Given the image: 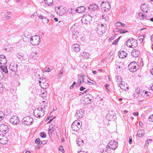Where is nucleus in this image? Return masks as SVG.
Here are the masks:
<instances>
[{
	"instance_id": "1",
	"label": "nucleus",
	"mask_w": 153,
	"mask_h": 153,
	"mask_svg": "<svg viewBox=\"0 0 153 153\" xmlns=\"http://www.w3.org/2000/svg\"><path fill=\"white\" fill-rule=\"evenodd\" d=\"M93 99L92 95L88 93L84 94L82 98L81 101L82 103L86 104L89 103Z\"/></svg>"
},
{
	"instance_id": "2",
	"label": "nucleus",
	"mask_w": 153,
	"mask_h": 153,
	"mask_svg": "<svg viewBox=\"0 0 153 153\" xmlns=\"http://www.w3.org/2000/svg\"><path fill=\"white\" fill-rule=\"evenodd\" d=\"M40 38L37 36H33L30 39V42L32 45L36 46L38 45L40 43Z\"/></svg>"
},
{
	"instance_id": "3",
	"label": "nucleus",
	"mask_w": 153,
	"mask_h": 153,
	"mask_svg": "<svg viewBox=\"0 0 153 153\" xmlns=\"http://www.w3.org/2000/svg\"><path fill=\"white\" fill-rule=\"evenodd\" d=\"M126 45L128 47L134 48L137 46V41L135 39H128L126 42Z\"/></svg>"
},
{
	"instance_id": "4",
	"label": "nucleus",
	"mask_w": 153,
	"mask_h": 153,
	"mask_svg": "<svg viewBox=\"0 0 153 153\" xmlns=\"http://www.w3.org/2000/svg\"><path fill=\"white\" fill-rule=\"evenodd\" d=\"M81 126V123L79 122L76 120L74 121L71 126V128L73 131H78Z\"/></svg>"
},
{
	"instance_id": "5",
	"label": "nucleus",
	"mask_w": 153,
	"mask_h": 153,
	"mask_svg": "<svg viewBox=\"0 0 153 153\" xmlns=\"http://www.w3.org/2000/svg\"><path fill=\"white\" fill-rule=\"evenodd\" d=\"M42 108L43 107H39L34 110V114L36 117H40L44 116V112L42 110Z\"/></svg>"
},
{
	"instance_id": "6",
	"label": "nucleus",
	"mask_w": 153,
	"mask_h": 153,
	"mask_svg": "<svg viewBox=\"0 0 153 153\" xmlns=\"http://www.w3.org/2000/svg\"><path fill=\"white\" fill-rule=\"evenodd\" d=\"M17 67L18 65L16 64L13 63L11 64L9 66V68L10 70L12 71L13 73V74H12V73H11L9 71V73L12 76L13 75H16V72L17 71Z\"/></svg>"
},
{
	"instance_id": "7",
	"label": "nucleus",
	"mask_w": 153,
	"mask_h": 153,
	"mask_svg": "<svg viewBox=\"0 0 153 153\" xmlns=\"http://www.w3.org/2000/svg\"><path fill=\"white\" fill-rule=\"evenodd\" d=\"M138 65L137 63L135 62H132L128 65L129 70L131 72H135L138 69Z\"/></svg>"
},
{
	"instance_id": "8",
	"label": "nucleus",
	"mask_w": 153,
	"mask_h": 153,
	"mask_svg": "<svg viewBox=\"0 0 153 153\" xmlns=\"http://www.w3.org/2000/svg\"><path fill=\"white\" fill-rule=\"evenodd\" d=\"M92 20V17L89 15H85L81 20L82 22L84 24H88Z\"/></svg>"
},
{
	"instance_id": "9",
	"label": "nucleus",
	"mask_w": 153,
	"mask_h": 153,
	"mask_svg": "<svg viewBox=\"0 0 153 153\" xmlns=\"http://www.w3.org/2000/svg\"><path fill=\"white\" fill-rule=\"evenodd\" d=\"M137 18L143 23H146L147 21L146 15L142 12L138 13L137 15Z\"/></svg>"
},
{
	"instance_id": "10",
	"label": "nucleus",
	"mask_w": 153,
	"mask_h": 153,
	"mask_svg": "<svg viewBox=\"0 0 153 153\" xmlns=\"http://www.w3.org/2000/svg\"><path fill=\"white\" fill-rule=\"evenodd\" d=\"M101 7L102 9L105 11H107L111 9V5L109 3L106 1H103L101 3Z\"/></svg>"
},
{
	"instance_id": "11",
	"label": "nucleus",
	"mask_w": 153,
	"mask_h": 153,
	"mask_svg": "<svg viewBox=\"0 0 153 153\" xmlns=\"http://www.w3.org/2000/svg\"><path fill=\"white\" fill-rule=\"evenodd\" d=\"M40 85L43 89H46L49 86L45 78H42V81H39Z\"/></svg>"
},
{
	"instance_id": "12",
	"label": "nucleus",
	"mask_w": 153,
	"mask_h": 153,
	"mask_svg": "<svg viewBox=\"0 0 153 153\" xmlns=\"http://www.w3.org/2000/svg\"><path fill=\"white\" fill-rule=\"evenodd\" d=\"M117 78L120 79L119 82H121L120 86L121 89L125 91L128 90V87L127 86V83L125 81H122V79L120 77H117Z\"/></svg>"
},
{
	"instance_id": "13",
	"label": "nucleus",
	"mask_w": 153,
	"mask_h": 153,
	"mask_svg": "<svg viewBox=\"0 0 153 153\" xmlns=\"http://www.w3.org/2000/svg\"><path fill=\"white\" fill-rule=\"evenodd\" d=\"M55 11L57 14L59 16L63 15L65 13V10L62 7H58L55 8Z\"/></svg>"
},
{
	"instance_id": "14",
	"label": "nucleus",
	"mask_w": 153,
	"mask_h": 153,
	"mask_svg": "<svg viewBox=\"0 0 153 153\" xmlns=\"http://www.w3.org/2000/svg\"><path fill=\"white\" fill-rule=\"evenodd\" d=\"M9 122L12 124L16 125L19 123V119L16 116H13L10 119Z\"/></svg>"
},
{
	"instance_id": "15",
	"label": "nucleus",
	"mask_w": 153,
	"mask_h": 153,
	"mask_svg": "<svg viewBox=\"0 0 153 153\" xmlns=\"http://www.w3.org/2000/svg\"><path fill=\"white\" fill-rule=\"evenodd\" d=\"M118 145V143L114 140L110 141L108 143V146L112 149H115L116 148Z\"/></svg>"
},
{
	"instance_id": "16",
	"label": "nucleus",
	"mask_w": 153,
	"mask_h": 153,
	"mask_svg": "<svg viewBox=\"0 0 153 153\" xmlns=\"http://www.w3.org/2000/svg\"><path fill=\"white\" fill-rule=\"evenodd\" d=\"M0 131L5 134L9 131V129L7 125L2 124L0 125Z\"/></svg>"
},
{
	"instance_id": "17",
	"label": "nucleus",
	"mask_w": 153,
	"mask_h": 153,
	"mask_svg": "<svg viewBox=\"0 0 153 153\" xmlns=\"http://www.w3.org/2000/svg\"><path fill=\"white\" fill-rule=\"evenodd\" d=\"M7 142V139L5 136L0 134V143L2 144H6Z\"/></svg>"
},
{
	"instance_id": "18",
	"label": "nucleus",
	"mask_w": 153,
	"mask_h": 153,
	"mask_svg": "<svg viewBox=\"0 0 153 153\" xmlns=\"http://www.w3.org/2000/svg\"><path fill=\"white\" fill-rule=\"evenodd\" d=\"M72 48L73 51L76 52H79L80 50V46L78 44L74 45L72 47Z\"/></svg>"
},
{
	"instance_id": "19",
	"label": "nucleus",
	"mask_w": 153,
	"mask_h": 153,
	"mask_svg": "<svg viewBox=\"0 0 153 153\" xmlns=\"http://www.w3.org/2000/svg\"><path fill=\"white\" fill-rule=\"evenodd\" d=\"M141 8L143 12L146 13L147 12L149 7L147 4H144L141 5Z\"/></svg>"
},
{
	"instance_id": "20",
	"label": "nucleus",
	"mask_w": 153,
	"mask_h": 153,
	"mask_svg": "<svg viewBox=\"0 0 153 153\" xmlns=\"http://www.w3.org/2000/svg\"><path fill=\"white\" fill-rule=\"evenodd\" d=\"M85 10V8L84 6H80L78 7L76 10V12L79 13H84Z\"/></svg>"
},
{
	"instance_id": "21",
	"label": "nucleus",
	"mask_w": 153,
	"mask_h": 153,
	"mask_svg": "<svg viewBox=\"0 0 153 153\" xmlns=\"http://www.w3.org/2000/svg\"><path fill=\"white\" fill-rule=\"evenodd\" d=\"M127 55V53L126 52L123 51H119L118 53L119 57L121 58L126 57Z\"/></svg>"
},
{
	"instance_id": "22",
	"label": "nucleus",
	"mask_w": 153,
	"mask_h": 153,
	"mask_svg": "<svg viewBox=\"0 0 153 153\" xmlns=\"http://www.w3.org/2000/svg\"><path fill=\"white\" fill-rule=\"evenodd\" d=\"M140 53V51L137 49H134L132 52V55L135 57H137Z\"/></svg>"
},
{
	"instance_id": "23",
	"label": "nucleus",
	"mask_w": 153,
	"mask_h": 153,
	"mask_svg": "<svg viewBox=\"0 0 153 153\" xmlns=\"http://www.w3.org/2000/svg\"><path fill=\"white\" fill-rule=\"evenodd\" d=\"M84 113L83 111L82 110H78L76 114V116L78 118L82 117Z\"/></svg>"
},
{
	"instance_id": "24",
	"label": "nucleus",
	"mask_w": 153,
	"mask_h": 153,
	"mask_svg": "<svg viewBox=\"0 0 153 153\" xmlns=\"http://www.w3.org/2000/svg\"><path fill=\"white\" fill-rule=\"evenodd\" d=\"M55 126V123H52L49 126L48 130V132L49 133H52L53 132L54 130V127Z\"/></svg>"
},
{
	"instance_id": "25",
	"label": "nucleus",
	"mask_w": 153,
	"mask_h": 153,
	"mask_svg": "<svg viewBox=\"0 0 153 153\" xmlns=\"http://www.w3.org/2000/svg\"><path fill=\"white\" fill-rule=\"evenodd\" d=\"M104 25L103 24H101L100 26H99L98 28V30L101 31L102 33H103L105 32L106 28V25Z\"/></svg>"
},
{
	"instance_id": "26",
	"label": "nucleus",
	"mask_w": 153,
	"mask_h": 153,
	"mask_svg": "<svg viewBox=\"0 0 153 153\" xmlns=\"http://www.w3.org/2000/svg\"><path fill=\"white\" fill-rule=\"evenodd\" d=\"M81 55L84 59H87L89 58V54L85 52H83L81 53Z\"/></svg>"
},
{
	"instance_id": "27",
	"label": "nucleus",
	"mask_w": 153,
	"mask_h": 153,
	"mask_svg": "<svg viewBox=\"0 0 153 153\" xmlns=\"http://www.w3.org/2000/svg\"><path fill=\"white\" fill-rule=\"evenodd\" d=\"M39 93L42 97H43L46 96L47 93L46 91L44 89H42L40 92H39Z\"/></svg>"
},
{
	"instance_id": "28",
	"label": "nucleus",
	"mask_w": 153,
	"mask_h": 153,
	"mask_svg": "<svg viewBox=\"0 0 153 153\" xmlns=\"http://www.w3.org/2000/svg\"><path fill=\"white\" fill-rule=\"evenodd\" d=\"M113 114L112 111L109 112L107 114L106 117L108 120H110L113 117Z\"/></svg>"
},
{
	"instance_id": "29",
	"label": "nucleus",
	"mask_w": 153,
	"mask_h": 153,
	"mask_svg": "<svg viewBox=\"0 0 153 153\" xmlns=\"http://www.w3.org/2000/svg\"><path fill=\"white\" fill-rule=\"evenodd\" d=\"M47 103V102L46 101H45L44 100H42L40 102L39 105L41 107H43V108H44L46 106Z\"/></svg>"
},
{
	"instance_id": "30",
	"label": "nucleus",
	"mask_w": 153,
	"mask_h": 153,
	"mask_svg": "<svg viewBox=\"0 0 153 153\" xmlns=\"http://www.w3.org/2000/svg\"><path fill=\"white\" fill-rule=\"evenodd\" d=\"M38 57V54L36 53H32L30 55V58L33 60L36 59Z\"/></svg>"
},
{
	"instance_id": "31",
	"label": "nucleus",
	"mask_w": 153,
	"mask_h": 153,
	"mask_svg": "<svg viewBox=\"0 0 153 153\" xmlns=\"http://www.w3.org/2000/svg\"><path fill=\"white\" fill-rule=\"evenodd\" d=\"M86 83L88 84L89 85H94L96 84V83L95 82L90 79L87 80Z\"/></svg>"
},
{
	"instance_id": "32",
	"label": "nucleus",
	"mask_w": 153,
	"mask_h": 153,
	"mask_svg": "<svg viewBox=\"0 0 153 153\" xmlns=\"http://www.w3.org/2000/svg\"><path fill=\"white\" fill-rule=\"evenodd\" d=\"M76 142L80 146L83 145L84 144L83 141L81 140L80 138H78L76 140Z\"/></svg>"
},
{
	"instance_id": "33",
	"label": "nucleus",
	"mask_w": 153,
	"mask_h": 153,
	"mask_svg": "<svg viewBox=\"0 0 153 153\" xmlns=\"http://www.w3.org/2000/svg\"><path fill=\"white\" fill-rule=\"evenodd\" d=\"M0 68L1 70V71H2L5 73H7L8 72L7 66H4H4L2 65L0 66Z\"/></svg>"
},
{
	"instance_id": "34",
	"label": "nucleus",
	"mask_w": 153,
	"mask_h": 153,
	"mask_svg": "<svg viewBox=\"0 0 153 153\" xmlns=\"http://www.w3.org/2000/svg\"><path fill=\"white\" fill-rule=\"evenodd\" d=\"M80 35L77 31H75L73 33V38L74 39H76Z\"/></svg>"
},
{
	"instance_id": "35",
	"label": "nucleus",
	"mask_w": 153,
	"mask_h": 153,
	"mask_svg": "<svg viewBox=\"0 0 153 153\" xmlns=\"http://www.w3.org/2000/svg\"><path fill=\"white\" fill-rule=\"evenodd\" d=\"M45 4L49 6H51L53 4V0H44Z\"/></svg>"
},
{
	"instance_id": "36",
	"label": "nucleus",
	"mask_w": 153,
	"mask_h": 153,
	"mask_svg": "<svg viewBox=\"0 0 153 153\" xmlns=\"http://www.w3.org/2000/svg\"><path fill=\"white\" fill-rule=\"evenodd\" d=\"M144 131L143 130H140L138 131L137 134V136L139 137H142L144 135Z\"/></svg>"
},
{
	"instance_id": "37",
	"label": "nucleus",
	"mask_w": 153,
	"mask_h": 153,
	"mask_svg": "<svg viewBox=\"0 0 153 153\" xmlns=\"http://www.w3.org/2000/svg\"><path fill=\"white\" fill-rule=\"evenodd\" d=\"M144 100V97L141 94L139 96L137 99V101H138V103H140V102L143 101Z\"/></svg>"
},
{
	"instance_id": "38",
	"label": "nucleus",
	"mask_w": 153,
	"mask_h": 153,
	"mask_svg": "<svg viewBox=\"0 0 153 153\" xmlns=\"http://www.w3.org/2000/svg\"><path fill=\"white\" fill-rule=\"evenodd\" d=\"M141 94L140 93V92L139 91H138V92L136 91L134 94V98L135 99H137L139 96Z\"/></svg>"
},
{
	"instance_id": "39",
	"label": "nucleus",
	"mask_w": 153,
	"mask_h": 153,
	"mask_svg": "<svg viewBox=\"0 0 153 153\" xmlns=\"http://www.w3.org/2000/svg\"><path fill=\"white\" fill-rule=\"evenodd\" d=\"M13 48L10 45H7L5 48V50L7 51H9L13 50Z\"/></svg>"
},
{
	"instance_id": "40",
	"label": "nucleus",
	"mask_w": 153,
	"mask_h": 153,
	"mask_svg": "<svg viewBox=\"0 0 153 153\" xmlns=\"http://www.w3.org/2000/svg\"><path fill=\"white\" fill-rule=\"evenodd\" d=\"M143 37L142 36H139L138 38V41L139 43H141L143 41Z\"/></svg>"
},
{
	"instance_id": "41",
	"label": "nucleus",
	"mask_w": 153,
	"mask_h": 153,
	"mask_svg": "<svg viewBox=\"0 0 153 153\" xmlns=\"http://www.w3.org/2000/svg\"><path fill=\"white\" fill-rule=\"evenodd\" d=\"M4 114L1 111H0V121L2 120L4 117Z\"/></svg>"
},
{
	"instance_id": "42",
	"label": "nucleus",
	"mask_w": 153,
	"mask_h": 153,
	"mask_svg": "<svg viewBox=\"0 0 153 153\" xmlns=\"http://www.w3.org/2000/svg\"><path fill=\"white\" fill-rule=\"evenodd\" d=\"M7 59H2L1 60V62H0V64H3L4 65H5L7 63Z\"/></svg>"
},
{
	"instance_id": "43",
	"label": "nucleus",
	"mask_w": 153,
	"mask_h": 153,
	"mask_svg": "<svg viewBox=\"0 0 153 153\" xmlns=\"http://www.w3.org/2000/svg\"><path fill=\"white\" fill-rule=\"evenodd\" d=\"M25 33L24 34V36H23V39L24 40V41L27 42L28 41V38L27 37H26L25 35L26 33L25 32H24Z\"/></svg>"
},
{
	"instance_id": "44",
	"label": "nucleus",
	"mask_w": 153,
	"mask_h": 153,
	"mask_svg": "<svg viewBox=\"0 0 153 153\" xmlns=\"http://www.w3.org/2000/svg\"><path fill=\"white\" fill-rule=\"evenodd\" d=\"M29 117L26 116L23 118L22 120V121L23 122H25L28 121L29 120Z\"/></svg>"
},
{
	"instance_id": "45",
	"label": "nucleus",
	"mask_w": 153,
	"mask_h": 153,
	"mask_svg": "<svg viewBox=\"0 0 153 153\" xmlns=\"http://www.w3.org/2000/svg\"><path fill=\"white\" fill-rule=\"evenodd\" d=\"M16 56L17 58H18L21 60H22L23 59V56L22 55H20L18 54H17L16 55Z\"/></svg>"
},
{
	"instance_id": "46",
	"label": "nucleus",
	"mask_w": 153,
	"mask_h": 153,
	"mask_svg": "<svg viewBox=\"0 0 153 153\" xmlns=\"http://www.w3.org/2000/svg\"><path fill=\"white\" fill-rule=\"evenodd\" d=\"M49 22V20L46 18L43 19L42 22L44 23H48Z\"/></svg>"
},
{
	"instance_id": "47",
	"label": "nucleus",
	"mask_w": 153,
	"mask_h": 153,
	"mask_svg": "<svg viewBox=\"0 0 153 153\" xmlns=\"http://www.w3.org/2000/svg\"><path fill=\"white\" fill-rule=\"evenodd\" d=\"M40 136L44 138L46 137V134L44 132H42L41 133Z\"/></svg>"
},
{
	"instance_id": "48",
	"label": "nucleus",
	"mask_w": 153,
	"mask_h": 153,
	"mask_svg": "<svg viewBox=\"0 0 153 153\" xmlns=\"http://www.w3.org/2000/svg\"><path fill=\"white\" fill-rule=\"evenodd\" d=\"M32 91H31V93L30 94V98L32 99H33L35 98V97L34 95L32 94Z\"/></svg>"
},
{
	"instance_id": "49",
	"label": "nucleus",
	"mask_w": 153,
	"mask_h": 153,
	"mask_svg": "<svg viewBox=\"0 0 153 153\" xmlns=\"http://www.w3.org/2000/svg\"><path fill=\"white\" fill-rule=\"evenodd\" d=\"M149 121L151 122H153V114L151 115L149 117Z\"/></svg>"
},
{
	"instance_id": "50",
	"label": "nucleus",
	"mask_w": 153,
	"mask_h": 153,
	"mask_svg": "<svg viewBox=\"0 0 153 153\" xmlns=\"http://www.w3.org/2000/svg\"><path fill=\"white\" fill-rule=\"evenodd\" d=\"M59 150L62 153L64 152H65L62 146H61L59 147Z\"/></svg>"
},
{
	"instance_id": "51",
	"label": "nucleus",
	"mask_w": 153,
	"mask_h": 153,
	"mask_svg": "<svg viewBox=\"0 0 153 153\" xmlns=\"http://www.w3.org/2000/svg\"><path fill=\"white\" fill-rule=\"evenodd\" d=\"M33 122V119L32 117H29V123H30V125H31L32 124Z\"/></svg>"
},
{
	"instance_id": "52",
	"label": "nucleus",
	"mask_w": 153,
	"mask_h": 153,
	"mask_svg": "<svg viewBox=\"0 0 153 153\" xmlns=\"http://www.w3.org/2000/svg\"><path fill=\"white\" fill-rule=\"evenodd\" d=\"M35 142L38 144H40V140L39 138H37L35 140Z\"/></svg>"
},
{
	"instance_id": "53",
	"label": "nucleus",
	"mask_w": 153,
	"mask_h": 153,
	"mask_svg": "<svg viewBox=\"0 0 153 153\" xmlns=\"http://www.w3.org/2000/svg\"><path fill=\"white\" fill-rule=\"evenodd\" d=\"M138 126L139 127L142 128L143 127V124L142 122H140L138 124Z\"/></svg>"
},
{
	"instance_id": "54",
	"label": "nucleus",
	"mask_w": 153,
	"mask_h": 153,
	"mask_svg": "<svg viewBox=\"0 0 153 153\" xmlns=\"http://www.w3.org/2000/svg\"><path fill=\"white\" fill-rule=\"evenodd\" d=\"M121 22H117L115 23V25L117 26H121Z\"/></svg>"
},
{
	"instance_id": "55",
	"label": "nucleus",
	"mask_w": 153,
	"mask_h": 153,
	"mask_svg": "<svg viewBox=\"0 0 153 153\" xmlns=\"http://www.w3.org/2000/svg\"><path fill=\"white\" fill-rule=\"evenodd\" d=\"M106 80L108 81H110V80L109 76L108 75H107L105 76Z\"/></svg>"
},
{
	"instance_id": "56",
	"label": "nucleus",
	"mask_w": 153,
	"mask_h": 153,
	"mask_svg": "<svg viewBox=\"0 0 153 153\" xmlns=\"http://www.w3.org/2000/svg\"><path fill=\"white\" fill-rule=\"evenodd\" d=\"M91 8L93 9L95 7L96 8H97L98 6L96 5V4H94L91 6Z\"/></svg>"
},
{
	"instance_id": "57",
	"label": "nucleus",
	"mask_w": 153,
	"mask_h": 153,
	"mask_svg": "<svg viewBox=\"0 0 153 153\" xmlns=\"http://www.w3.org/2000/svg\"><path fill=\"white\" fill-rule=\"evenodd\" d=\"M51 70V69L50 68H49L46 67L45 69V71L50 72Z\"/></svg>"
},
{
	"instance_id": "58",
	"label": "nucleus",
	"mask_w": 153,
	"mask_h": 153,
	"mask_svg": "<svg viewBox=\"0 0 153 153\" xmlns=\"http://www.w3.org/2000/svg\"><path fill=\"white\" fill-rule=\"evenodd\" d=\"M11 18V17L10 16H6L5 17H4V20H7L10 19Z\"/></svg>"
},
{
	"instance_id": "59",
	"label": "nucleus",
	"mask_w": 153,
	"mask_h": 153,
	"mask_svg": "<svg viewBox=\"0 0 153 153\" xmlns=\"http://www.w3.org/2000/svg\"><path fill=\"white\" fill-rule=\"evenodd\" d=\"M0 57L1 58V59H6V57L3 55H1L0 56Z\"/></svg>"
},
{
	"instance_id": "60",
	"label": "nucleus",
	"mask_w": 153,
	"mask_h": 153,
	"mask_svg": "<svg viewBox=\"0 0 153 153\" xmlns=\"http://www.w3.org/2000/svg\"><path fill=\"white\" fill-rule=\"evenodd\" d=\"M22 123L23 124H24L27 125V126L29 124L28 121L25 122H22Z\"/></svg>"
},
{
	"instance_id": "61",
	"label": "nucleus",
	"mask_w": 153,
	"mask_h": 153,
	"mask_svg": "<svg viewBox=\"0 0 153 153\" xmlns=\"http://www.w3.org/2000/svg\"><path fill=\"white\" fill-rule=\"evenodd\" d=\"M83 82V79L82 80V81L81 79H79V82H77V84L79 85H81V82Z\"/></svg>"
},
{
	"instance_id": "62",
	"label": "nucleus",
	"mask_w": 153,
	"mask_h": 153,
	"mask_svg": "<svg viewBox=\"0 0 153 153\" xmlns=\"http://www.w3.org/2000/svg\"><path fill=\"white\" fill-rule=\"evenodd\" d=\"M102 19H105V20H106L107 19H108V17H107V16H105V15L102 16Z\"/></svg>"
},
{
	"instance_id": "63",
	"label": "nucleus",
	"mask_w": 153,
	"mask_h": 153,
	"mask_svg": "<svg viewBox=\"0 0 153 153\" xmlns=\"http://www.w3.org/2000/svg\"><path fill=\"white\" fill-rule=\"evenodd\" d=\"M75 82H74L73 83V84H72V85H71L70 87V89H72L74 87V86L75 85Z\"/></svg>"
},
{
	"instance_id": "64",
	"label": "nucleus",
	"mask_w": 153,
	"mask_h": 153,
	"mask_svg": "<svg viewBox=\"0 0 153 153\" xmlns=\"http://www.w3.org/2000/svg\"><path fill=\"white\" fill-rule=\"evenodd\" d=\"M120 38H119L118 39H117V41L115 40V41H114L113 43V44H115V45L117 43V42L118 41V39Z\"/></svg>"
}]
</instances>
